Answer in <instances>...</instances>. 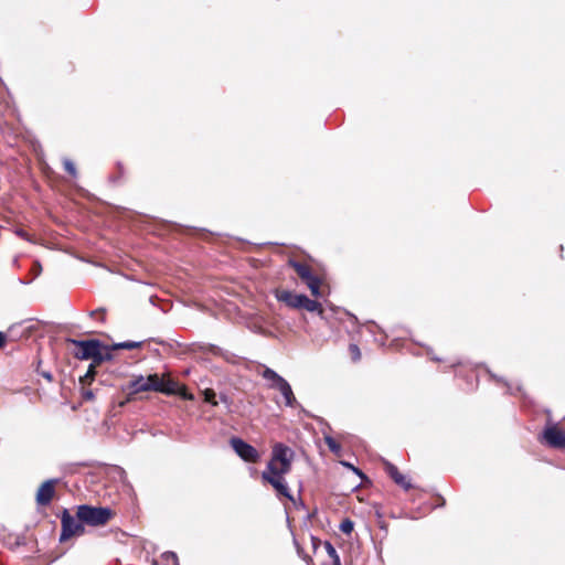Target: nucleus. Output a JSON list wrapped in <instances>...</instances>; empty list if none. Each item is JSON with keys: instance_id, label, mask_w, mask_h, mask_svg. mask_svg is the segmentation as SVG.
Masks as SVG:
<instances>
[{"instance_id": "nucleus-1", "label": "nucleus", "mask_w": 565, "mask_h": 565, "mask_svg": "<svg viewBox=\"0 0 565 565\" xmlns=\"http://www.w3.org/2000/svg\"><path fill=\"white\" fill-rule=\"evenodd\" d=\"M292 459V449L282 444H277L273 448L271 458L266 469L262 472L263 481L274 488L276 495L279 499L285 498L289 501H294V497L285 476L291 470Z\"/></svg>"}, {"instance_id": "nucleus-2", "label": "nucleus", "mask_w": 565, "mask_h": 565, "mask_svg": "<svg viewBox=\"0 0 565 565\" xmlns=\"http://www.w3.org/2000/svg\"><path fill=\"white\" fill-rule=\"evenodd\" d=\"M149 392H158L166 395H178L185 401H192L193 394L190 393L185 385H180L179 382L172 380L169 374L159 375L157 373L149 374L146 377Z\"/></svg>"}, {"instance_id": "nucleus-3", "label": "nucleus", "mask_w": 565, "mask_h": 565, "mask_svg": "<svg viewBox=\"0 0 565 565\" xmlns=\"http://www.w3.org/2000/svg\"><path fill=\"white\" fill-rule=\"evenodd\" d=\"M116 515V512L108 507H94L81 504L76 508V518L86 525L100 527L108 524Z\"/></svg>"}, {"instance_id": "nucleus-4", "label": "nucleus", "mask_w": 565, "mask_h": 565, "mask_svg": "<svg viewBox=\"0 0 565 565\" xmlns=\"http://www.w3.org/2000/svg\"><path fill=\"white\" fill-rule=\"evenodd\" d=\"M85 522L79 521L76 515L73 516L68 510L64 509L61 515V535L60 541L66 542L73 536L85 534Z\"/></svg>"}, {"instance_id": "nucleus-5", "label": "nucleus", "mask_w": 565, "mask_h": 565, "mask_svg": "<svg viewBox=\"0 0 565 565\" xmlns=\"http://www.w3.org/2000/svg\"><path fill=\"white\" fill-rule=\"evenodd\" d=\"M66 343L74 345L76 349L73 351V355L77 360H89L95 354L96 349H103V343L97 339L90 340H76L66 339Z\"/></svg>"}, {"instance_id": "nucleus-6", "label": "nucleus", "mask_w": 565, "mask_h": 565, "mask_svg": "<svg viewBox=\"0 0 565 565\" xmlns=\"http://www.w3.org/2000/svg\"><path fill=\"white\" fill-rule=\"evenodd\" d=\"M544 441L553 448H565V431L559 429L556 425L546 426L543 431Z\"/></svg>"}, {"instance_id": "nucleus-7", "label": "nucleus", "mask_w": 565, "mask_h": 565, "mask_svg": "<svg viewBox=\"0 0 565 565\" xmlns=\"http://www.w3.org/2000/svg\"><path fill=\"white\" fill-rule=\"evenodd\" d=\"M55 480H46L44 481L38 489L36 492V503L41 507H46L51 503L55 495Z\"/></svg>"}, {"instance_id": "nucleus-8", "label": "nucleus", "mask_w": 565, "mask_h": 565, "mask_svg": "<svg viewBox=\"0 0 565 565\" xmlns=\"http://www.w3.org/2000/svg\"><path fill=\"white\" fill-rule=\"evenodd\" d=\"M306 295L295 294L289 290H281L277 294V299L292 309H301V303Z\"/></svg>"}, {"instance_id": "nucleus-9", "label": "nucleus", "mask_w": 565, "mask_h": 565, "mask_svg": "<svg viewBox=\"0 0 565 565\" xmlns=\"http://www.w3.org/2000/svg\"><path fill=\"white\" fill-rule=\"evenodd\" d=\"M257 372L267 382V387L276 390L285 379L269 367L257 366Z\"/></svg>"}, {"instance_id": "nucleus-10", "label": "nucleus", "mask_w": 565, "mask_h": 565, "mask_svg": "<svg viewBox=\"0 0 565 565\" xmlns=\"http://www.w3.org/2000/svg\"><path fill=\"white\" fill-rule=\"evenodd\" d=\"M384 466L385 471L390 475V477L395 481L396 484L401 486L406 490L412 487L407 478L404 475H402L394 465H392L388 461H385Z\"/></svg>"}, {"instance_id": "nucleus-11", "label": "nucleus", "mask_w": 565, "mask_h": 565, "mask_svg": "<svg viewBox=\"0 0 565 565\" xmlns=\"http://www.w3.org/2000/svg\"><path fill=\"white\" fill-rule=\"evenodd\" d=\"M276 391H278L284 397L286 406L294 407L297 404L292 388L286 380L280 382V385L276 388Z\"/></svg>"}, {"instance_id": "nucleus-12", "label": "nucleus", "mask_w": 565, "mask_h": 565, "mask_svg": "<svg viewBox=\"0 0 565 565\" xmlns=\"http://www.w3.org/2000/svg\"><path fill=\"white\" fill-rule=\"evenodd\" d=\"M127 388H132L134 393L149 392L146 377L142 375H134L132 379L127 383Z\"/></svg>"}, {"instance_id": "nucleus-13", "label": "nucleus", "mask_w": 565, "mask_h": 565, "mask_svg": "<svg viewBox=\"0 0 565 565\" xmlns=\"http://www.w3.org/2000/svg\"><path fill=\"white\" fill-rule=\"evenodd\" d=\"M231 446L236 451V454L244 460L247 461V443L241 438L233 437L230 440Z\"/></svg>"}, {"instance_id": "nucleus-14", "label": "nucleus", "mask_w": 565, "mask_h": 565, "mask_svg": "<svg viewBox=\"0 0 565 565\" xmlns=\"http://www.w3.org/2000/svg\"><path fill=\"white\" fill-rule=\"evenodd\" d=\"M289 265L295 269L301 280H306L312 274L309 266L300 262L290 260Z\"/></svg>"}, {"instance_id": "nucleus-15", "label": "nucleus", "mask_w": 565, "mask_h": 565, "mask_svg": "<svg viewBox=\"0 0 565 565\" xmlns=\"http://www.w3.org/2000/svg\"><path fill=\"white\" fill-rule=\"evenodd\" d=\"M302 281L310 289L311 295L313 297H319L320 296V279L316 275L311 274L309 276V278H307L306 280H302Z\"/></svg>"}, {"instance_id": "nucleus-16", "label": "nucleus", "mask_w": 565, "mask_h": 565, "mask_svg": "<svg viewBox=\"0 0 565 565\" xmlns=\"http://www.w3.org/2000/svg\"><path fill=\"white\" fill-rule=\"evenodd\" d=\"M143 345V341H125L119 343H114L110 347V350H134L140 349Z\"/></svg>"}, {"instance_id": "nucleus-17", "label": "nucleus", "mask_w": 565, "mask_h": 565, "mask_svg": "<svg viewBox=\"0 0 565 565\" xmlns=\"http://www.w3.org/2000/svg\"><path fill=\"white\" fill-rule=\"evenodd\" d=\"M301 309H305L309 312H318L319 315H322L323 312L321 305L316 300L309 299L307 296H305V299L301 303Z\"/></svg>"}, {"instance_id": "nucleus-18", "label": "nucleus", "mask_w": 565, "mask_h": 565, "mask_svg": "<svg viewBox=\"0 0 565 565\" xmlns=\"http://www.w3.org/2000/svg\"><path fill=\"white\" fill-rule=\"evenodd\" d=\"M121 391L122 392H126V396L124 399L119 401L118 402V406L119 407H124L126 406L128 403L130 402H134L137 399V394L138 393H134V390L132 388H127V384L125 386L121 387Z\"/></svg>"}, {"instance_id": "nucleus-19", "label": "nucleus", "mask_w": 565, "mask_h": 565, "mask_svg": "<svg viewBox=\"0 0 565 565\" xmlns=\"http://www.w3.org/2000/svg\"><path fill=\"white\" fill-rule=\"evenodd\" d=\"M324 550L328 556L332 559L333 565H341L339 554L330 542H324Z\"/></svg>"}, {"instance_id": "nucleus-20", "label": "nucleus", "mask_w": 565, "mask_h": 565, "mask_svg": "<svg viewBox=\"0 0 565 565\" xmlns=\"http://www.w3.org/2000/svg\"><path fill=\"white\" fill-rule=\"evenodd\" d=\"M95 375H96V367L94 365L89 364L86 374L83 377H81V382L83 384H90L92 381L94 380Z\"/></svg>"}, {"instance_id": "nucleus-21", "label": "nucleus", "mask_w": 565, "mask_h": 565, "mask_svg": "<svg viewBox=\"0 0 565 565\" xmlns=\"http://www.w3.org/2000/svg\"><path fill=\"white\" fill-rule=\"evenodd\" d=\"M324 441L333 454H340L341 447L331 436H324Z\"/></svg>"}, {"instance_id": "nucleus-22", "label": "nucleus", "mask_w": 565, "mask_h": 565, "mask_svg": "<svg viewBox=\"0 0 565 565\" xmlns=\"http://www.w3.org/2000/svg\"><path fill=\"white\" fill-rule=\"evenodd\" d=\"M89 360H92L90 365H94L95 367L99 366L104 362L103 349H96L95 354L90 356Z\"/></svg>"}, {"instance_id": "nucleus-23", "label": "nucleus", "mask_w": 565, "mask_h": 565, "mask_svg": "<svg viewBox=\"0 0 565 565\" xmlns=\"http://www.w3.org/2000/svg\"><path fill=\"white\" fill-rule=\"evenodd\" d=\"M354 524L351 520L345 519L340 523V531L344 534H351L353 531Z\"/></svg>"}, {"instance_id": "nucleus-24", "label": "nucleus", "mask_w": 565, "mask_h": 565, "mask_svg": "<svg viewBox=\"0 0 565 565\" xmlns=\"http://www.w3.org/2000/svg\"><path fill=\"white\" fill-rule=\"evenodd\" d=\"M63 166H64V169L65 171L73 178H76L77 175V170H76V167L75 164L70 160V159H65L63 161Z\"/></svg>"}, {"instance_id": "nucleus-25", "label": "nucleus", "mask_w": 565, "mask_h": 565, "mask_svg": "<svg viewBox=\"0 0 565 565\" xmlns=\"http://www.w3.org/2000/svg\"><path fill=\"white\" fill-rule=\"evenodd\" d=\"M90 317L98 318L102 322L106 319V309L105 308H98L96 310H93L90 312Z\"/></svg>"}, {"instance_id": "nucleus-26", "label": "nucleus", "mask_w": 565, "mask_h": 565, "mask_svg": "<svg viewBox=\"0 0 565 565\" xmlns=\"http://www.w3.org/2000/svg\"><path fill=\"white\" fill-rule=\"evenodd\" d=\"M216 394L213 390L207 388L204 391V399L213 405H216L215 401Z\"/></svg>"}, {"instance_id": "nucleus-27", "label": "nucleus", "mask_w": 565, "mask_h": 565, "mask_svg": "<svg viewBox=\"0 0 565 565\" xmlns=\"http://www.w3.org/2000/svg\"><path fill=\"white\" fill-rule=\"evenodd\" d=\"M349 350H350L354 361L360 360L361 352H360V349H359V347L356 344H350Z\"/></svg>"}, {"instance_id": "nucleus-28", "label": "nucleus", "mask_w": 565, "mask_h": 565, "mask_svg": "<svg viewBox=\"0 0 565 565\" xmlns=\"http://www.w3.org/2000/svg\"><path fill=\"white\" fill-rule=\"evenodd\" d=\"M258 458V451L249 445V461H256Z\"/></svg>"}, {"instance_id": "nucleus-29", "label": "nucleus", "mask_w": 565, "mask_h": 565, "mask_svg": "<svg viewBox=\"0 0 565 565\" xmlns=\"http://www.w3.org/2000/svg\"><path fill=\"white\" fill-rule=\"evenodd\" d=\"M82 396L85 401H93L95 398L94 393L89 390L83 391Z\"/></svg>"}, {"instance_id": "nucleus-30", "label": "nucleus", "mask_w": 565, "mask_h": 565, "mask_svg": "<svg viewBox=\"0 0 565 565\" xmlns=\"http://www.w3.org/2000/svg\"><path fill=\"white\" fill-rule=\"evenodd\" d=\"M8 342V337L4 332L0 331V349L4 348Z\"/></svg>"}, {"instance_id": "nucleus-31", "label": "nucleus", "mask_w": 565, "mask_h": 565, "mask_svg": "<svg viewBox=\"0 0 565 565\" xmlns=\"http://www.w3.org/2000/svg\"><path fill=\"white\" fill-rule=\"evenodd\" d=\"M342 465H343V466H345V467H348V468H350V469H352V470H353L355 473H358L359 476H362L361 471H360L359 469H356L355 467H353L351 463H349V462H344V461H343V462H342Z\"/></svg>"}, {"instance_id": "nucleus-32", "label": "nucleus", "mask_w": 565, "mask_h": 565, "mask_svg": "<svg viewBox=\"0 0 565 565\" xmlns=\"http://www.w3.org/2000/svg\"><path fill=\"white\" fill-rule=\"evenodd\" d=\"M104 362L110 361L113 359V355L109 351L103 352Z\"/></svg>"}, {"instance_id": "nucleus-33", "label": "nucleus", "mask_w": 565, "mask_h": 565, "mask_svg": "<svg viewBox=\"0 0 565 565\" xmlns=\"http://www.w3.org/2000/svg\"><path fill=\"white\" fill-rule=\"evenodd\" d=\"M17 233H18V235H19L20 237H22V238H24V239H29V235H28V233H26L25 231L20 230V231H18Z\"/></svg>"}, {"instance_id": "nucleus-34", "label": "nucleus", "mask_w": 565, "mask_h": 565, "mask_svg": "<svg viewBox=\"0 0 565 565\" xmlns=\"http://www.w3.org/2000/svg\"><path fill=\"white\" fill-rule=\"evenodd\" d=\"M42 376L46 379L49 382L53 381V376L50 372H42Z\"/></svg>"}]
</instances>
